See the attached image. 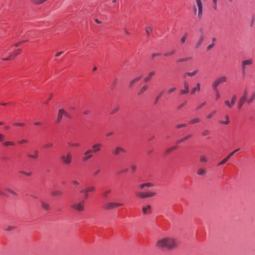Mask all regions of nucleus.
<instances>
[{
    "label": "nucleus",
    "instance_id": "1",
    "mask_svg": "<svg viewBox=\"0 0 255 255\" xmlns=\"http://www.w3.org/2000/svg\"><path fill=\"white\" fill-rule=\"evenodd\" d=\"M176 245L175 241L171 238L163 239L159 240L156 244L158 247L170 249Z\"/></svg>",
    "mask_w": 255,
    "mask_h": 255
},
{
    "label": "nucleus",
    "instance_id": "2",
    "mask_svg": "<svg viewBox=\"0 0 255 255\" xmlns=\"http://www.w3.org/2000/svg\"><path fill=\"white\" fill-rule=\"evenodd\" d=\"M70 206L74 210L78 212H81L84 210L85 202L82 200L79 202H73Z\"/></svg>",
    "mask_w": 255,
    "mask_h": 255
},
{
    "label": "nucleus",
    "instance_id": "3",
    "mask_svg": "<svg viewBox=\"0 0 255 255\" xmlns=\"http://www.w3.org/2000/svg\"><path fill=\"white\" fill-rule=\"evenodd\" d=\"M227 78L226 76H222L217 78L214 81L212 84V88L213 90H216L218 89V87L221 84L227 81Z\"/></svg>",
    "mask_w": 255,
    "mask_h": 255
},
{
    "label": "nucleus",
    "instance_id": "4",
    "mask_svg": "<svg viewBox=\"0 0 255 255\" xmlns=\"http://www.w3.org/2000/svg\"><path fill=\"white\" fill-rule=\"evenodd\" d=\"M122 205H123L122 203L109 202L103 205V208L106 210H111Z\"/></svg>",
    "mask_w": 255,
    "mask_h": 255
},
{
    "label": "nucleus",
    "instance_id": "5",
    "mask_svg": "<svg viewBox=\"0 0 255 255\" xmlns=\"http://www.w3.org/2000/svg\"><path fill=\"white\" fill-rule=\"evenodd\" d=\"M136 195L140 198H145L153 196L155 195V192H136Z\"/></svg>",
    "mask_w": 255,
    "mask_h": 255
},
{
    "label": "nucleus",
    "instance_id": "6",
    "mask_svg": "<svg viewBox=\"0 0 255 255\" xmlns=\"http://www.w3.org/2000/svg\"><path fill=\"white\" fill-rule=\"evenodd\" d=\"M63 116L67 117L68 119L71 118L70 115L63 109H60L59 110L57 122L60 123Z\"/></svg>",
    "mask_w": 255,
    "mask_h": 255
},
{
    "label": "nucleus",
    "instance_id": "7",
    "mask_svg": "<svg viewBox=\"0 0 255 255\" xmlns=\"http://www.w3.org/2000/svg\"><path fill=\"white\" fill-rule=\"evenodd\" d=\"M61 160L64 164H69L71 163L72 161V155L70 153L67 155H63L61 156Z\"/></svg>",
    "mask_w": 255,
    "mask_h": 255
},
{
    "label": "nucleus",
    "instance_id": "8",
    "mask_svg": "<svg viewBox=\"0 0 255 255\" xmlns=\"http://www.w3.org/2000/svg\"><path fill=\"white\" fill-rule=\"evenodd\" d=\"M253 64V60L252 59H248L244 60L242 63V73L243 75L246 74V66L250 65Z\"/></svg>",
    "mask_w": 255,
    "mask_h": 255
},
{
    "label": "nucleus",
    "instance_id": "9",
    "mask_svg": "<svg viewBox=\"0 0 255 255\" xmlns=\"http://www.w3.org/2000/svg\"><path fill=\"white\" fill-rule=\"evenodd\" d=\"M102 146L103 145L101 143H96L92 145V149H90L92 153H96L101 150Z\"/></svg>",
    "mask_w": 255,
    "mask_h": 255
},
{
    "label": "nucleus",
    "instance_id": "10",
    "mask_svg": "<svg viewBox=\"0 0 255 255\" xmlns=\"http://www.w3.org/2000/svg\"><path fill=\"white\" fill-rule=\"evenodd\" d=\"M126 150L125 149L122 147L120 146H117L115 147V148L113 150L112 153L115 156H119L120 154V153H126Z\"/></svg>",
    "mask_w": 255,
    "mask_h": 255
},
{
    "label": "nucleus",
    "instance_id": "11",
    "mask_svg": "<svg viewBox=\"0 0 255 255\" xmlns=\"http://www.w3.org/2000/svg\"><path fill=\"white\" fill-rule=\"evenodd\" d=\"M95 188L94 187H89L87 189H82L80 191V193L83 194V198L86 199L88 198V192L94 191Z\"/></svg>",
    "mask_w": 255,
    "mask_h": 255
},
{
    "label": "nucleus",
    "instance_id": "12",
    "mask_svg": "<svg viewBox=\"0 0 255 255\" xmlns=\"http://www.w3.org/2000/svg\"><path fill=\"white\" fill-rule=\"evenodd\" d=\"M197 6L198 7V16L201 18L202 16L203 6L201 0H196Z\"/></svg>",
    "mask_w": 255,
    "mask_h": 255
},
{
    "label": "nucleus",
    "instance_id": "13",
    "mask_svg": "<svg viewBox=\"0 0 255 255\" xmlns=\"http://www.w3.org/2000/svg\"><path fill=\"white\" fill-rule=\"evenodd\" d=\"M20 52V49L15 50L13 53L10 54L7 57L5 58H2V60L3 61L11 60L13 59L16 55L19 54Z\"/></svg>",
    "mask_w": 255,
    "mask_h": 255
},
{
    "label": "nucleus",
    "instance_id": "14",
    "mask_svg": "<svg viewBox=\"0 0 255 255\" xmlns=\"http://www.w3.org/2000/svg\"><path fill=\"white\" fill-rule=\"evenodd\" d=\"M92 157L93 154L91 149H88L84 153V157L83 158L82 160L84 162H86L91 158Z\"/></svg>",
    "mask_w": 255,
    "mask_h": 255
},
{
    "label": "nucleus",
    "instance_id": "15",
    "mask_svg": "<svg viewBox=\"0 0 255 255\" xmlns=\"http://www.w3.org/2000/svg\"><path fill=\"white\" fill-rule=\"evenodd\" d=\"M237 100V96L236 95H234L232 97V98L231 100H230V102L229 100H227L225 101V104L229 107V108H231L233 107V106L235 105L236 101Z\"/></svg>",
    "mask_w": 255,
    "mask_h": 255
},
{
    "label": "nucleus",
    "instance_id": "16",
    "mask_svg": "<svg viewBox=\"0 0 255 255\" xmlns=\"http://www.w3.org/2000/svg\"><path fill=\"white\" fill-rule=\"evenodd\" d=\"M184 89L180 91V94L185 95L189 91V85L187 82L184 81L183 83Z\"/></svg>",
    "mask_w": 255,
    "mask_h": 255
},
{
    "label": "nucleus",
    "instance_id": "17",
    "mask_svg": "<svg viewBox=\"0 0 255 255\" xmlns=\"http://www.w3.org/2000/svg\"><path fill=\"white\" fill-rule=\"evenodd\" d=\"M247 99L246 98H245V96H242L239 101V103H238V108L239 109H241L243 105L244 104V103L247 101Z\"/></svg>",
    "mask_w": 255,
    "mask_h": 255
},
{
    "label": "nucleus",
    "instance_id": "18",
    "mask_svg": "<svg viewBox=\"0 0 255 255\" xmlns=\"http://www.w3.org/2000/svg\"><path fill=\"white\" fill-rule=\"evenodd\" d=\"M142 78V76H140L138 77H136L133 79H132V80H131L129 83V88H131L133 85L134 84V83L137 81H138L139 80H140Z\"/></svg>",
    "mask_w": 255,
    "mask_h": 255
},
{
    "label": "nucleus",
    "instance_id": "19",
    "mask_svg": "<svg viewBox=\"0 0 255 255\" xmlns=\"http://www.w3.org/2000/svg\"><path fill=\"white\" fill-rule=\"evenodd\" d=\"M204 39V36L203 35H202L200 36L198 41L196 44V48H199L201 45L202 44V42H203Z\"/></svg>",
    "mask_w": 255,
    "mask_h": 255
},
{
    "label": "nucleus",
    "instance_id": "20",
    "mask_svg": "<svg viewBox=\"0 0 255 255\" xmlns=\"http://www.w3.org/2000/svg\"><path fill=\"white\" fill-rule=\"evenodd\" d=\"M200 84L199 83L197 84L196 87L192 88L190 91L191 94H194L196 91H200Z\"/></svg>",
    "mask_w": 255,
    "mask_h": 255
},
{
    "label": "nucleus",
    "instance_id": "21",
    "mask_svg": "<svg viewBox=\"0 0 255 255\" xmlns=\"http://www.w3.org/2000/svg\"><path fill=\"white\" fill-rule=\"evenodd\" d=\"M155 74V72L154 71H151L150 72L149 74H148V76L146 77L145 78H144L143 81L144 82H147L148 81H149L151 77Z\"/></svg>",
    "mask_w": 255,
    "mask_h": 255
},
{
    "label": "nucleus",
    "instance_id": "22",
    "mask_svg": "<svg viewBox=\"0 0 255 255\" xmlns=\"http://www.w3.org/2000/svg\"><path fill=\"white\" fill-rule=\"evenodd\" d=\"M150 209H151V206H150V205H147V206L143 207L142 208L143 214L144 215L148 213L147 210H148V213H150V212H151Z\"/></svg>",
    "mask_w": 255,
    "mask_h": 255
},
{
    "label": "nucleus",
    "instance_id": "23",
    "mask_svg": "<svg viewBox=\"0 0 255 255\" xmlns=\"http://www.w3.org/2000/svg\"><path fill=\"white\" fill-rule=\"evenodd\" d=\"M176 52V50L175 49H172L170 51H168L165 52L164 54V55L166 57H168L173 55Z\"/></svg>",
    "mask_w": 255,
    "mask_h": 255
},
{
    "label": "nucleus",
    "instance_id": "24",
    "mask_svg": "<svg viewBox=\"0 0 255 255\" xmlns=\"http://www.w3.org/2000/svg\"><path fill=\"white\" fill-rule=\"evenodd\" d=\"M190 137H191V134H189V135H187L186 136H185V137L182 138H180V139L178 140L177 141V143H180L182 142H183L184 141L188 139V138H189Z\"/></svg>",
    "mask_w": 255,
    "mask_h": 255
},
{
    "label": "nucleus",
    "instance_id": "25",
    "mask_svg": "<svg viewBox=\"0 0 255 255\" xmlns=\"http://www.w3.org/2000/svg\"><path fill=\"white\" fill-rule=\"evenodd\" d=\"M152 186V184L151 183H146L141 184L139 185L138 187L140 189H142L145 187H149Z\"/></svg>",
    "mask_w": 255,
    "mask_h": 255
},
{
    "label": "nucleus",
    "instance_id": "26",
    "mask_svg": "<svg viewBox=\"0 0 255 255\" xmlns=\"http://www.w3.org/2000/svg\"><path fill=\"white\" fill-rule=\"evenodd\" d=\"M192 59L191 57H187L185 58H180L177 60V62L181 63L189 61Z\"/></svg>",
    "mask_w": 255,
    "mask_h": 255
},
{
    "label": "nucleus",
    "instance_id": "27",
    "mask_svg": "<svg viewBox=\"0 0 255 255\" xmlns=\"http://www.w3.org/2000/svg\"><path fill=\"white\" fill-rule=\"evenodd\" d=\"M34 154H28V156L30 158L36 159L38 157V151L37 150H35L34 151Z\"/></svg>",
    "mask_w": 255,
    "mask_h": 255
},
{
    "label": "nucleus",
    "instance_id": "28",
    "mask_svg": "<svg viewBox=\"0 0 255 255\" xmlns=\"http://www.w3.org/2000/svg\"><path fill=\"white\" fill-rule=\"evenodd\" d=\"M225 119H226V120L225 121H220V123L221 124H223V125H228L230 123V120H229V117L228 115H226L225 116Z\"/></svg>",
    "mask_w": 255,
    "mask_h": 255
},
{
    "label": "nucleus",
    "instance_id": "29",
    "mask_svg": "<svg viewBox=\"0 0 255 255\" xmlns=\"http://www.w3.org/2000/svg\"><path fill=\"white\" fill-rule=\"evenodd\" d=\"M41 205L42 208L46 211H48L50 209V206L48 204L45 203L43 202H41Z\"/></svg>",
    "mask_w": 255,
    "mask_h": 255
},
{
    "label": "nucleus",
    "instance_id": "30",
    "mask_svg": "<svg viewBox=\"0 0 255 255\" xmlns=\"http://www.w3.org/2000/svg\"><path fill=\"white\" fill-rule=\"evenodd\" d=\"M198 72V70L196 69V70L193 71L192 72H187L185 73V75L190 76V77H193L195 76Z\"/></svg>",
    "mask_w": 255,
    "mask_h": 255
},
{
    "label": "nucleus",
    "instance_id": "31",
    "mask_svg": "<svg viewBox=\"0 0 255 255\" xmlns=\"http://www.w3.org/2000/svg\"><path fill=\"white\" fill-rule=\"evenodd\" d=\"M178 148V146L175 145V146H172V147H170V148H168L166 151H165V154H169L170 152H171L172 150H175L176 149H177Z\"/></svg>",
    "mask_w": 255,
    "mask_h": 255
},
{
    "label": "nucleus",
    "instance_id": "32",
    "mask_svg": "<svg viewBox=\"0 0 255 255\" xmlns=\"http://www.w3.org/2000/svg\"><path fill=\"white\" fill-rule=\"evenodd\" d=\"M200 161L202 163H206L208 161V159L206 155H202L200 157Z\"/></svg>",
    "mask_w": 255,
    "mask_h": 255
},
{
    "label": "nucleus",
    "instance_id": "33",
    "mask_svg": "<svg viewBox=\"0 0 255 255\" xmlns=\"http://www.w3.org/2000/svg\"><path fill=\"white\" fill-rule=\"evenodd\" d=\"M188 36V33L187 32L185 33L184 35L180 39V42L181 44H183L185 43L186 38Z\"/></svg>",
    "mask_w": 255,
    "mask_h": 255
},
{
    "label": "nucleus",
    "instance_id": "34",
    "mask_svg": "<svg viewBox=\"0 0 255 255\" xmlns=\"http://www.w3.org/2000/svg\"><path fill=\"white\" fill-rule=\"evenodd\" d=\"M147 89V86L145 85L143 86L141 89L138 92V95H141L145 91H146Z\"/></svg>",
    "mask_w": 255,
    "mask_h": 255
},
{
    "label": "nucleus",
    "instance_id": "35",
    "mask_svg": "<svg viewBox=\"0 0 255 255\" xmlns=\"http://www.w3.org/2000/svg\"><path fill=\"white\" fill-rule=\"evenodd\" d=\"M255 99V92H254L252 94L251 98L247 100V102L248 103L250 104V103H252Z\"/></svg>",
    "mask_w": 255,
    "mask_h": 255
},
{
    "label": "nucleus",
    "instance_id": "36",
    "mask_svg": "<svg viewBox=\"0 0 255 255\" xmlns=\"http://www.w3.org/2000/svg\"><path fill=\"white\" fill-rule=\"evenodd\" d=\"M164 93V91H161L159 94L157 96V97H156L155 101H154V104H156L157 103L159 99L161 98V97L162 96V95Z\"/></svg>",
    "mask_w": 255,
    "mask_h": 255
},
{
    "label": "nucleus",
    "instance_id": "37",
    "mask_svg": "<svg viewBox=\"0 0 255 255\" xmlns=\"http://www.w3.org/2000/svg\"><path fill=\"white\" fill-rule=\"evenodd\" d=\"M201 121V120L199 118H195L189 122V124H193L199 123Z\"/></svg>",
    "mask_w": 255,
    "mask_h": 255
},
{
    "label": "nucleus",
    "instance_id": "38",
    "mask_svg": "<svg viewBox=\"0 0 255 255\" xmlns=\"http://www.w3.org/2000/svg\"><path fill=\"white\" fill-rule=\"evenodd\" d=\"M206 171L203 169H199L197 171V174L199 175L203 176L205 174Z\"/></svg>",
    "mask_w": 255,
    "mask_h": 255
},
{
    "label": "nucleus",
    "instance_id": "39",
    "mask_svg": "<svg viewBox=\"0 0 255 255\" xmlns=\"http://www.w3.org/2000/svg\"><path fill=\"white\" fill-rule=\"evenodd\" d=\"M3 144L5 146H7L9 145H14L15 143L11 141H5L3 143Z\"/></svg>",
    "mask_w": 255,
    "mask_h": 255
},
{
    "label": "nucleus",
    "instance_id": "40",
    "mask_svg": "<svg viewBox=\"0 0 255 255\" xmlns=\"http://www.w3.org/2000/svg\"><path fill=\"white\" fill-rule=\"evenodd\" d=\"M47 0H33V2L36 4H39L42 3Z\"/></svg>",
    "mask_w": 255,
    "mask_h": 255
},
{
    "label": "nucleus",
    "instance_id": "41",
    "mask_svg": "<svg viewBox=\"0 0 255 255\" xmlns=\"http://www.w3.org/2000/svg\"><path fill=\"white\" fill-rule=\"evenodd\" d=\"M145 30L147 35H149L150 33L152 32V29L151 27L146 26L145 27Z\"/></svg>",
    "mask_w": 255,
    "mask_h": 255
},
{
    "label": "nucleus",
    "instance_id": "42",
    "mask_svg": "<svg viewBox=\"0 0 255 255\" xmlns=\"http://www.w3.org/2000/svg\"><path fill=\"white\" fill-rule=\"evenodd\" d=\"M216 113V111H213L211 113L209 114L207 116V118L208 119L212 118Z\"/></svg>",
    "mask_w": 255,
    "mask_h": 255
},
{
    "label": "nucleus",
    "instance_id": "43",
    "mask_svg": "<svg viewBox=\"0 0 255 255\" xmlns=\"http://www.w3.org/2000/svg\"><path fill=\"white\" fill-rule=\"evenodd\" d=\"M176 90V88L175 87H172L167 90V93L168 94H170L172 93H173V92H174Z\"/></svg>",
    "mask_w": 255,
    "mask_h": 255
},
{
    "label": "nucleus",
    "instance_id": "44",
    "mask_svg": "<svg viewBox=\"0 0 255 255\" xmlns=\"http://www.w3.org/2000/svg\"><path fill=\"white\" fill-rule=\"evenodd\" d=\"M5 190L7 191V192H8L9 193H11V194H12L14 196L17 195V193L15 191H14L9 188H5Z\"/></svg>",
    "mask_w": 255,
    "mask_h": 255
},
{
    "label": "nucleus",
    "instance_id": "45",
    "mask_svg": "<svg viewBox=\"0 0 255 255\" xmlns=\"http://www.w3.org/2000/svg\"><path fill=\"white\" fill-rule=\"evenodd\" d=\"M187 103V101H184L183 103L177 107V109L180 110L183 108Z\"/></svg>",
    "mask_w": 255,
    "mask_h": 255
},
{
    "label": "nucleus",
    "instance_id": "46",
    "mask_svg": "<svg viewBox=\"0 0 255 255\" xmlns=\"http://www.w3.org/2000/svg\"><path fill=\"white\" fill-rule=\"evenodd\" d=\"M229 160L228 158L227 157L226 158H225L224 159H223V160H222L219 164H218V165H222V164H225L226 162L228 161V160Z\"/></svg>",
    "mask_w": 255,
    "mask_h": 255
},
{
    "label": "nucleus",
    "instance_id": "47",
    "mask_svg": "<svg viewBox=\"0 0 255 255\" xmlns=\"http://www.w3.org/2000/svg\"><path fill=\"white\" fill-rule=\"evenodd\" d=\"M216 92V100L219 99L220 98V94L218 89L214 90Z\"/></svg>",
    "mask_w": 255,
    "mask_h": 255
},
{
    "label": "nucleus",
    "instance_id": "48",
    "mask_svg": "<svg viewBox=\"0 0 255 255\" xmlns=\"http://www.w3.org/2000/svg\"><path fill=\"white\" fill-rule=\"evenodd\" d=\"M61 194V191H53L52 192L51 194L53 195V196H57V195H60Z\"/></svg>",
    "mask_w": 255,
    "mask_h": 255
},
{
    "label": "nucleus",
    "instance_id": "49",
    "mask_svg": "<svg viewBox=\"0 0 255 255\" xmlns=\"http://www.w3.org/2000/svg\"><path fill=\"white\" fill-rule=\"evenodd\" d=\"M186 126H187V124H181L177 125V126H176V128H181L186 127Z\"/></svg>",
    "mask_w": 255,
    "mask_h": 255
},
{
    "label": "nucleus",
    "instance_id": "50",
    "mask_svg": "<svg viewBox=\"0 0 255 255\" xmlns=\"http://www.w3.org/2000/svg\"><path fill=\"white\" fill-rule=\"evenodd\" d=\"M206 103L205 102H203L202 103H201L199 106H198L197 107V109L196 110H199V109H200L201 108H202L203 106H204L205 105H206Z\"/></svg>",
    "mask_w": 255,
    "mask_h": 255
},
{
    "label": "nucleus",
    "instance_id": "51",
    "mask_svg": "<svg viewBox=\"0 0 255 255\" xmlns=\"http://www.w3.org/2000/svg\"><path fill=\"white\" fill-rule=\"evenodd\" d=\"M69 145L70 146H72V147H78L80 146V144L78 143H69Z\"/></svg>",
    "mask_w": 255,
    "mask_h": 255
},
{
    "label": "nucleus",
    "instance_id": "52",
    "mask_svg": "<svg viewBox=\"0 0 255 255\" xmlns=\"http://www.w3.org/2000/svg\"><path fill=\"white\" fill-rule=\"evenodd\" d=\"M210 133V131L208 129H206L202 132L203 136H206L208 135Z\"/></svg>",
    "mask_w": 255,
    "mask_h": 255
},
{
    "label": "nucleus",
    "instance_id": "53",
    "mask_svg": "<svg viewBox=\"0 0 255 255\" xmlns=\"http://www.w3.org/2000/svg\"><path fill=\"white\" fill-rule=\"evenodd\" d=\"M110 190H107L104 193H103V196L105 198H107L108 197V194L110 192Z\"/></svg>",
    "mask_w": 255,
    "mask_h": 255
},
{
    "label": "nucleus",
    "instance_id": "54",
    "mask_svg": "<svg viewBox=\"0 0 255 255\" xmlns=\"http://www.w3.org/2000/svg\"><path fill=\"white\" fill-rule=\"evenodd\" d=\"M119 110V107H116L111 112V114L113 115L118 112Z\"/></svg>",
    "mask_w": 255,
    "mask_h": 255
},
{
    "label": "nucleus",
    "instance_id": "55",
    "mask_svg": "<svg viewBox=\"0 0 255 255\" xmlns=\"http://www.w3.org/2000/svg\"><path fill=\"white\" fill-rule=\"evenodd\" d=\"M14 125L15 126H19V127H22V126H24V124L23 123H16Z\"/></svg>",
    "mask_w": 255,
    "mask_h": 255
},
{
    "label": "nucleus",
    "instance_id": "56",
    "mask_svg": "<svg viewBox=\"0 0 255 255\" xmlns=\"http://www.w3.org/2000/svg\"><path fill=\"white\" fill-rule=\"evenodd\" d=\"M21 173L22 174H23L24 175H26L27 176H30L31 175V172H25V171H21Z\"/></svg>",
    "mask_w": 255,
    "mask_h": 255
},
{
    "label": "nucleus",
    "instance_id": "57",
    "mask_svg": "<svg viewBox=\"0 0 255 255\" xmlns=\"http://www.w3.org/2000/svg\"><path fill=\"white\" fill-rule=\"evenodd\" d=\"M130 168H131V170L132 172H134L136 170V169L135 166H134L133 165H131Z\"/></svg>",
    "mask_w": 255,
    "mask_h": 255
},
{
    "label": "nucleus",
    "instance_id": "58",
    "mask_svg": "<svg viewBox=\"0 0 255 255\" xmlns=\"http://www.w3.org/2000/svg\"><path fill=\"white\" fill-rule=\"evenodd\" d=\"M52 146V143H47L46 144H45V145H44V148H49V147H50Z\"/></svg>",
    "mask_w": 255,
    "mask_h": 255
},
{
    "label": "nucleus",
    "instance_id": "59",
    "mask_svg": "<svg viewBox=\"0 0 255 255\" xmlns=\"http://www.w3.org/2000/svg\"><path fill=\"white\" fill-rule=\"evenodd\" d=\"M214 46V43H211L210 44H209L208 47H207V50H210V49H211L213 46Z\"/></svg>",
    "mask_w": 255,
    "mask_h": 255
},
{
    "label": "nucleus",
    "instance_id": "60",
    "mask_svg": "<svg viewBox=\"0 0 255 255\" xmlns=\"http://www.w3.org/2000/svg\"><path fill=\"white\" fill-rule=\"evenodd\" d=\"M100 172V168H98L97 170H96L94 172V175L96 176L97 175H98Z\"/></svg>",
    "mask_w": 255,
    "mask_h": 255
},
{
    "label": "nucleus",
    "instance_id": "61",
    "mask_svg": "<svg viewBox=\"0 0 255 255\" xmlns=\"http://www.w3.org/2000/svg\"><path fill=\"white\" fill-rule=\"evenodd\" d=\"M161 55V53H153L151 55V58H153L154 57H155L156 56H159V55Z\"/></svg>",
    "mask_w": 255,
    "mask_h": 255
},
{
    "label": "nucleus",
    "instance_id": "62",
    "mask_svg": "<svg viewBox=\"0 0 255 255\" xmlns=\"http://www.w3.org/2000/svg\"><path fill=\"white\" fill-rule=\"evenodd\" d=\"M27 140L26 139H22L21 140H20L18 143L19 144H22L23 143H27Z\"/></svg>",
    "mask_w": 255,
    "mask_h": 255
},
{
    "label": "nucleus",
    "instance_id": "63",
    "mask_svg": "<svg viewBox=\"0 0 255 255\" xmlns=\"http://www.w3.org/2000/svg\"><path fill=\"white\" fill-rule=\"evenodd\" d=\"M72 183L76 185H78L79 184V182L75 180L73 181Z\"/></svg>",
    "mask_w": 255,
    "mask_h": 255
},
{
    "label": "nucleus",
    "instance_id": "64",
    "mask_svg": "<svg viewBox=\"0 0 255 255\" xmlns=\"http://www.w3.org/2000/svg\"><path fill=\"white\" fill-rule=\"evenodd\" d=\"M114 134V132L113 131L109 132L106 134L107 136H109Z\"/></svg>",
    "mask_w": 255,
    "mask_h": 255
}]
</instances>
